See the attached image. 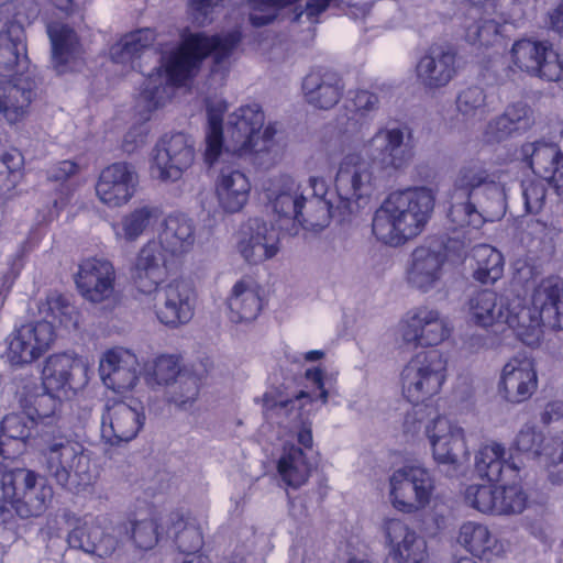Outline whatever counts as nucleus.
Returning <instances> with one entry per match:
<instances>
[{
    "label": "nucleus",
    "mask_w": 563,
    "mask_h": 563,
    "mask_svg": "<svg viewBox=\"0 0 563 563\" xmlns=\"http://www.w3.org/2000/svg\"><path fill=\"white\" fill-rule=\"evenodd\" d=\"M527 495L516 482L500 485L497 494V515L520 514L526 508Z\"/></svg>",
    "instance_id": "603ef678"
},
{
    "label": "nucleus",
    "mask_w": 563,
    "mask_h": 563,
    "mask_svg": "<svg viewBox=\"0 0 563 563\" xmlns=\"http://www.w3.org/2000/svg\"><path fill=\"white\" fill-rule=\"evenodd\" d=\"M432 419L429 422L424 421V409L413 408L412 411L407 412L404 421V431L407 434L415 435L426 426H431Z\"/></svg>",
    "instance_id": "0e129e2a"
},
{
    "label": "nucleus",
    "mask_w": 563,
    "mask_h": 563,
    "mask_svg": "<svg viewBox=\"0 0 563 563\" xmlns=\"http://www.w3.org/2000/svg\"><path fill=\"white\" fill-rule=\"evenodd\" d=\"M99 373L108 388L117 393L132 389L139 380L136 356L128 350H110L100 360Z\"/></svg>",
    "instance_id": "473e14b6"
},
{
    "label": "nucleus",
    "mask_w": 563,
    "mask_h": 563,
    "mask_svg": "<svg viewBox=\"0 0 563 563\" xmlns=\"http://www.w3.org/2000/svg\"><path fill=\"white\" fill-rule=\"evenodd\" d=\"M506 449L499 443L483 446L475 456V470L489 483L508 484L520 477L521 465L516 457L506 459Z\"/></svg>",
    "instance_id": "2f4dec72"
},
{
    "label": "nucleus",
    "mask_w": 563,
    "mask_h": 563,
    "mask_svg": "<svg viewBox=\"0 0 563 563\" xmlns=\"http://www.w3.org/2000/svg\"><path fill=\"white\" fill-rule=\"evenodd\" d=\"M223 112L219 106H207L205 162L213 166L220 158L242 157L269 151L276 129L268 124L264 131L265 114L258 103L241 106L229 114L223 130Z\"/></svg>",
    "instance_id": "20e7f679"
},
{
    "label": "nucleus",
    "mask_w": 563,
    "mask_h": 563,
    "mask_svg": "<svg viewBox=\"0 0 563 563\" xmlns=\"http://www.w3.org/2000/svg\"><path fill=\"white\" fill-rule=\"evenodd\" d=\"M52 2L59 11L71 18L74 25L80 26L84 22L81 9L74 0H52Z\"/></svg>",
    "instance_id": "338daca9"
},
{
    "label": "nucleus",
    "mask_w": 563,
    "mask_h": 563,
    "mask_svg": "<svg viewBox=\"0 0 563 563\" xmlns=\"http://www.w3.org/2000/svg\"><path fill=\"white\" fill-rule=\"evenodd\" d=\"M389 484L394 507L407 514L424 508L434 489L431 473L420 465H405L396 470Z\"/></svg>",
    "instance_id": "9d476101"
},
{
    "label": "nucleus",
    "mask_w": 563,
    "mask_h": 563,
    "mask_svg": "<svg viewBox=\"0 0 563 563\" xmlns=\"http://www.w3.org/2000/svg\"><path fill=\"white\" fill-rule=\"evenodd\" d=\"M500 178L499 169L479 158H472L460 166L453 180L448 212L454 229H479L487 219L505 214L506 192Z\"/></svg>",
    "instance_id": "7ed1b4c3"
},
{
    "label": "nucleus",
    "mask_w": 563,
    "mask_h": 563,
    "mask_svg": "<svg viewBox=\"0 0 563 563\" xmlns=\"http://www.w3.org/2000/svg\"><path fill=\"white\" fill-rule=\"evenodd\" d=\"M195 156V142L188 134H164L154 148L152 174L162 181L175 183L192 165Z\"/></svg>",
    "instance_id": "9b49d317"
},
{
    "label": "nucleus",
    "mask_w": 563,
    "mask_h": 563,
    "mask_svg": "<svg viewBox=\"0 0 563 563\" xmlns=\"http://www.w3.org/2000/svg\"><path fill=\"white\" fill-rule=\"evenodd\" d=\"M515 444L518 451L540 460L549 468L553 482H563V442L555 443V448L544 443V437L536 426L526 423L517 434Z\"/></svg>",
    "instance_id": "cd10ccee"
},
{
    "label": "nucleus",
    "mask_w": 563,
    "mask_h": 563,
    "mask_svg": "<svg viewBox=\"0 0 563 563\" xmlns=\"http://www.w3.org/2000/svg\"><path fill=\"white\" fill-rule=\"evenodd\" d=\"M426 435L440 471L446 477H456L463 464L470 460L464 429L443 416H437L431 426H426Z\"/></svg>",
    "instance_id": "6e6552de"
},
{
    "label": "nucleus",
    "mask_w": 563,
    "mask_h": 563,
    "mask_svg": "<svg viewBox=\"0 0 563 563\" xmlns=\"http://www.w3.org/2000/svg\"><path fill=\"white\" fill-rule=\"evenodd\" d=\"M531 110L523 102H516L505 112L489 121L485 130L488 142H501L514 134L528 130L532 124Z\"/></svg>",
    "instance_id": "ea45409f"
},
{
    "label": "nucleus",
    "mask_w": 563,
    "mask_h": 563,
    "mask_svg": "<svg viewBox=\"0 0 563 563\" xmlns=\"http://www.w3.org/2000/svg\"><path fill=\"white\" fill-rule=\"evenodd\" d=\"M537 372L528 358L510 360L503 368L500 391L507 401L519 404L532 396L537 389Z\"/></svg>",
    "instance_id": "72a5a7b5"
},
{
    "label": "nucleus",
    "mask_w": 563,
    "mask_h": 563,
    "mask_svg": "<svg viewBox=\"0 0 563 563\" xmlns=\"http://www.w3.org/2000/svg\"><path fill=\"white\" fill-rule=\"evenodd\" d=\"M35 82L27 76H19L0 86V113L8 123L20 122L29 113L35 97Z\"/></svg>",
    "instance_id": "e433bc0d"
},
{
    "label": "nucleus",
    "mask_w": 563,
    "mask_h": 563,
    "mask_svg": "<svg viewBox=\"0 0 563 563\" xmlns=\"http://www.w3.org/2000/svg\"><path fill=\"white\" fill-rule=\"evenodd\" d=\"M301 90L307 103L317 109L329 110L342 98L344 82L336 71L319 67L303 77Z\"/></svg>",
    "instance_id": "bb28decb"
},
{
    "label": "nucleus",
    "mask_w": 563,
    "mask_h": 563,
    "mask_svg": "<svg viewBox=\"0 0 563 563\" xmlns=\"http://www.w3.org/2000/svg\"><path fill=\"white\" fill-rule=\"evenodd\" d=\"M406 131L410 139L411 131L407 128L378 130L368 142L371 164L383 169H400L407 166L412 158V151L409 142H405Z\"/></svg>",
    "instance_id": "aec40b11"
},
{
    "label": "nucleus",
    "mask_w": 563,
    "mask_h": 563,
    "mask_svg": "<svg viewBox=\"0 0 563 563\" xmlns=\"http://www.w3.org/2000/svg\"><path fill=\"white\" fill-rule=\"evenodd\" d=\"M164 252L163 246L155 240L148 241L140 250L133 269L134 283L140 291L152 294L164 279L166 275Z\"/></svg>",
    "instance_id": "c9c22d12"
},
{
    "label": "nucleus",
    "mask_w": 563,
    "mask_h": 563,
    "mask_svg": "<svg viewBox=\"0 0 563 563\" xmlns=\"http://www.w3.org/2000/svg\"><path fill=\"white\" fill-rule=\"evenodd\" d=\"M384 533L390 551L385 563H426L427 542L400 519H386ZM349 563H372L367 560L350 559Z\"/></svg>",
    "instance_id": "f3484780"
},
{
    "label": "nucleus",
    "mask_w": 563,
    "mask_h": 563,
    "mask_svg": "<svg viewBox=\"0 0 563 563\" xmlns=\"http://www.w3.org/2000/svg\"><path fill=\"white\" fill-rule=\"evenodd\" d=\"M485 99L483 88L478 86L467 87L459 93L456 107L463 115H474L484 108Z\"/></svg>",
    "instance_id": "bf43d9fd"
},
{
    "label": "nucleus",
    "mask_w": 563,
    "mask_h": 563,
    "mask_svg": "<svg viewBox=\"0 0 563 563\" xmlns=\"http://www.w3.org/2000/svg\"><path fill=\"white\" fill-rule=\"evenodd\" d=\"M139 185L135 167L126 162L113 163L99 175L96 185L98 198L109 207H120L131 200Z\"/></svg>",
    "instance_id": "5701e85b"
},
{
    "label": "nucleus",
    "mask_w": 563,
    "mask_h": 563,
    "mask_svg": "<svg viewBox=\"0 0 563 563\" xmlns=\"http://www.w3.org/2000/svg\"><path fill=\"white\" fill-rule=\"evenodd\" d=\"M435 198L427 187L390 192L375 211L372 230L386 245L398 246L417 236L429 221Z\"/></svg>",
    "instance_id": "39448f33"
},
{
    "label": "nucleus",
    "mask_w": 563,
    "mask_h": 563,
    "mask_svg": "<svg viewBox=\"0 0 563 563\" xmlns=\"http://www.w3.org/2000/svg\"><path fill=\"white\" fill-rule=\"evenodd\" d=\"M277 243L278 235L272 225L251 218L241 229L238 251L245 262L256 265L277 254Z\"/></svg>",
    "instance_id": "a878e982"
},
{
    "label": "nucleus",
    "mask_w": 563,
    "mask_h": 563,
    "mask_svg": "<svg viewBox=\"0 0 563 563\" xmlns=\"http://www.w3.org/2000/svg\"><path fill=\"white\" fill-rule=\"evenodd\" d=\"M59 404V399L43 385L41 393L30 394L21 399L23 410L33 416L36 422L37 420L43 422L45 419L52 418Z\"/></svg>",
    "instance_id": "8fccbe9b"
},
{
    "label": "nucleus",
    "mask_w": 563,
    "mask_h": 563,
    "mask_svg": "<svg viewBox=\"0 0 563 563\" xmlns=\"http://www.w3.org/2000/svg\"><path fill=\"white\" fill-rule=\"evenodd\" d=\"M520 155L534 175L547 181L558 196L563 195V154L558 145L547 142L525 143Z\"/></svg>",
    "instance_id": "b1692460"
},
{
    "label": "nucleus",
    "mask_w": 563,
    "mask_h": 563,
    "mask_svg": "<svg viewBox=\"0 0 563 563\" xmlns=\"http://www.w3.org/2000/svg\"><path fill=\"white\" fill-rule=\"evenodd\" d=\"M232 322H249L257 318L262 310V299L257 287L252 282L239 280L228 299Z\"/></svg>",
    "instance_id": "37998d69"
},
{
    "label": "nucleus",
    "mask_w": 563,
    "mask_h": 563,
    "mask_svg": "<svg viewBox=\"0 0 563 563\" xmlns=\"http://www.w3.org/2000/svg\"><path fill=\"white\" fill-rule=\"evenodd\" d=\"M184 372L174 355H162L156 358L153 367V378L157 385L170 386Z\"/></svg>",
    "instance_id": "13d9d810"
},
{
    "label": "nucleus",
    "mask_w": 563,
    "mask_h": 563,
    "mask_svg": "<svg viewBox=\"0 0 563 563\" xmlns=\"http://www.w3.org/2000/svg\"><path fill=\"white\" fill-rule=\"evenodd\" d=\"M541 422L548 427L553 443L563 442V402L551 401L541 412Z\"/></svg>",
    "instance_id": "4d7b16f0"
},
{
    "label": "nucleus",
    "mask_w": 563,
    "mask_h": 563,
    "mask_svg": "<svg viewBox=\"0 0 563 563\" xmlns=\"http://www.w3.org/2000/svg\"><path fill=\"white\" fill-rule=\"evenodd\" d=\"M303 399L311 401V396L303 390H300L294 398L276 397L266 393L263 397V407L266 412L275 416L297 418L300 416L298 410L301 408Z\"/></svg>",
    "instance_id": "864d4df0"
},
{
    "label": "nucleus",
    "mask_w": 563,
    "mask_h": 563,
    "mask_svg": "<svg viewBox=\"0 0 563 563\" xmlns=\"http://www.w3.org/2000/svg\"><path fill=\"white\" fill-rule=\"evenodd\" d=\"M199 378L191 373H183L167 387V401L179 409H188L196 401L199 394Z\"/></svg>",
    "instance_id": "de8ad7c7"
},
{
    "label": "nucleus",
    "mask_w": 563,
    "mask_h": 563,
    "mask_svg": "<svg viewBox=\"0 0 563 563\" xmlns=\"http://www.w3.org/2000/svg\"><path fill=\"white\" fill-rule=\"evenodd\" d=\"M155 211V208L144 206L125 216L122 221L125 239L129 241L136 240L148 227Z\"/></svg>",
    "instance_id": "6e6d98bb"
},
{
    "label": "nucleus",
    "mask_w": 563,
    "mask_h": 563,
    "mask_svg": "<svg viewBox=\"0 0 563 563\" xmlns=\"http://www.w3.org/2000/svg\"><path fill=\"white\" fill-rule=\"evenodd\" d=\"M514 297V294L498 295L492 289L474 291L466 303L471 321L483 328L505 323L517 336V327L510 322L518 312L512 309Z\"/></svg>",
    "instance_id": "6ab92c4d"
},
{
    "label": "nucleus",
    "mask_w": 563,
    "mask_h": 563,
    "mask_svg": "<svg viewBox=\"0 0 563 563\" xmlns=\"http://www.w3.org/2000/svg\"><path fill=\"white\" fill-rule=\"evenodd\" d=\"M40 462L45 476L26 467L5 470L1 475L2 496L22 519L38 518L49 508L58 487L75 492L91 482L90 457L76 437L57 426H45L40 433Z\"/></svg>",
    "instance_id": "f03ea898"
},
{
    "label": "nucleus",
    "mask_w": 563,
    "mask_h": 563,
    "mask_svg": "<svg viewBox=\"0 0 563 563\" xmlns=\"http://www.w3.org/2000/svg\"><path fill=\"white\" fill-rule=\"evenodd\" d=\"M234 159L224 156L212 166L222 165L216 181V194L219 207L227 213L241 211L251 191L249 178L236 167Z\"/></svg>",
    "instance_id": "393cba45"
},
{
    "label": "nucleus",
    "mask_w": 563,
    "mask_h": 563,
    "mask_svg": "<svg viewBox=\"0 0 563 563\" xmlns=\"http://www.w3.org/2000/svg\"><path fill=\"white\" fill-rule=\"evenodd\" d=\"M152 292H154L153 309L162 324L177 329L192 319L196 292L186 280L175 279L164 286H157Z\"/></svg>",
    "instance_id": "f8f14e48"
},
{
    "label": "nucleus",
    "mask_w": 563,
    "mask_h": 563,
    "mask_svg": "<svg viewBox=\"0 0 563 563\" xmlns=\"http://www.w3.org/2000/svg\"><path fill=\"white\" fill-rule=\"evenodd\" d=\"M145 420L144 406L136 399L108 402L101 415V438L111 445L128 443L137 437Z\"/></svg>",
    "instance_id": "ddd939ff"
},
{
    "label": "nucleus",
    "mask_w": 563,
    "mask_h": 563,
    "mask_svg": "<svg viewBox=\"0 0 563 563\" xmlns=\"http://www.w3.org/2000/svg\"><path fill=\"white\" fill-rule=\"evenodd\" d=\"M52 45V64L58 74L66 70L67 64L80 53L77 33L66 24L52 23L47 26Z\"/></svg>",
    "instance_id": "79ce46f5"
},
{
    "label": "nucleus",
    "mask_w": 563,
    "mask_h": 563,
    "mask_svg": "<svg viewBox=\"0 0 563 563\" xmlns=\"http://www.w3.org/2000/svg\"><path fill=\"white\" fill-rule=\"evenodd\" d=\"M354 109L361 115H366L378 109V97L368 90H356L351 98Z\"/></svg>",
    "instance_id": "e2e57ef3"
},
{
    "label": "nucleus",
    "mask_w": 563,
    "mask_h": 563,
    "mask_svg": "<svg viewBox=\"0 0 563 563\" xmlns=\"http://www.w3.org/2000/svg\"><path fill=\"white\" fill-rule=\"evenodd\" d=\"M514 64L530 75L548 81H558L563 77V59L543 42L531 40L517 41L511 48Z\"/></svg>",
    "instance_id": "2eb2a0df"
},
{
    "label": "nucleus",
    "mask_w": 563,
    "mask_h": 563,
    "mask_svg": "<svg viewBox=\"0 0 563 563\" xmlns=\"http://www.w3.org/2000/svg\"><path fill=\"white\" fill-rule=\"evenodd\" d=\"M277 471L287 486L298 488L308 481L311 465L300 446L286 441L277 461Z\"/></svg>",
    "instance_id": "a19ab883"
},
{
    "label": "nucleus",
    "mask_w": 563,
    "mask_h": 563,
    "mask_svg": "<svg viewBox=\"0 0 563 563\" xmlns=\"http://www.w3.org/2000/svg\"><path fill=\"white\" fill-rule=\"evenodd\" d=\"M37 422L33 416L25 410L23 412H12L1 421L0 432L8 440H13L26 444L31 439Z\"/></svg>",
    "instance_id": "09e8293b"
},
{
    "label": "nucleus",
    "mask_w": 563,
    "mask_h": 563,
    "mask_svg": "<svg viewBox=\"0 0 563 563\" xmlns=\"http://www.w3.org/2000/svg\"><path fill=\"white\" fill-rule=\"evenodd\" d=\"M30 64L23 25L8 21L0 31V77H19Z\"/></svg>",
    "instance_id": "c85d7f7f"
},
{
    "label": "nucleus",
    "mask_w": 563,
    "mask_h": 563,
    "mask_svg": "<svg viewBox=\"0 0 563 563\" xmlns=\"http://www.w3.org/2000/svg\"><path fill=\"white\" fill-rule=\"evenodd\" d=\"M78 166L73 161H62L47 172V177L54 181H65L76 174Z\"/></svg>",
    "instance_id": "69168bd1"
},
{
    "label": "nucleus",
    "mask_w": 563,
    "mask_h": 563,
    "mask_svg": "<svg viewBox=\"0 0 563 563\" xmlns=\"http://www.w3.org/2000/svg\"><path fill=\"white\" fill-rule=\"evenodd\" d=\"M449 335L450 329L446 318L435 308L428 306L415 307L402 319V340L415 347L438 345Z\"/></svg>",
    "instance_id": "dca6fc26"
},
{
    "label": "nucleus",
    "mask_w": 563,
    "mask_h": 563,
    "mask_svg": "<svg viewBox=\"0 0 563 563\" xmlns=\"http://www.w3.org/2000/svg\"><path fill=\"white\" fill-rule=\"evenodd\" d=\"M446 255L428 246H418L411 253L410 265L407 269L408 284L421 291L434 289L442 279Z\"/></svg>",
    "instance_id": "7c9ffc66"
},
{
    "label": "nucleus",
    "mask_w": 563,
    "mask_h": 563,
    "mask_svg": "<svg viewBox=\"0 0 563 563\" xmlns=\"http://www.w3.org/2000/svg\"><path fill=\"white\" fill-rule=\"evenodd\" d=\"M277 194L271 196L272 207L275 213L282 218L291 219L298 223L301 214V203L305 199V190L289 176H282Z\"/></svg>",
    "instance_id": "49530a36"
},
{
    "label": "nucleus",
    "mask_w": 563,
    "mask_h": 563,
    "mask_svg": "<svg viewBox=\"0 0 563 563\" xmlns=\"http://www.w3.org/2000/svg\"><path fill=\"white\" fill-rule=\"evenodd\" d=\"M522 198L528 213H538L544 203L547 188L542 181L521 184Z\"/></svg>",
    "instance_id": "680f3d73"
},
{
    "label": "nucleus",
    "mask_w": 563,
    "mask_h": 563,
    "mask_svg": "<svg viewBox=\"0 0 563 563\" xmlns=\"http://www.w3.org/2000/svg\"><path fill=\"white\" fill-rule=\"evenodd\" d=\"M55 340L48 321L30 322L14 330L7 339V356L15 366L31 364L48 351Z\"/></svg>",
    "instance_id": "4468645a"
},
{
    "label": "nucleus",
    "mask_w": 563,
    "mask_h": 563,
    "mask_svg": "<svg viewBox=\"0 0 563 563\" xmlns=\"http://www.w3.org/2000/svg\"><path fill=\"white\" fill-rule=\"evenodd\" d=\"M114 282V267L106 258H86L79 264L75 274V284L79 294L93 303L109 301L112 298Z\"/></svg>",
    "instance_id": "412c9836"
},
{
    "label": "nucleus",
    "mask_w": 563,
    "mask_h": 563,
    "mask_svg": "<svg viewBox=\"0 0 563 563\" xmlns=\"http://www.w3.org/2000/svg\"><path fill=\"white\" fill-rule=\"evenodd\" d=\"M446 361L439 350L416 354L401 372L402 394L415 405L438 394L445 379Z\"/></svg>",
    "instance_id": "0eeeda50"
},
{
    "label": "nucleus",
    "mask_w": 563,
    "mask_h": 563,
    "mask_svg": "<svg viewBox=\"0 0 563 563\" xmlns=\"http://www.w3.org/2000/svg\"><path fill=\"white\" fill-rule=\"evenodd\" d=\"M456 57L452 47L430 46L416 65L417 82L427 91L446 87L456 75Z\"/></svg>",
    "instance_id": "4be33fe9"
},
{
    "label": "nucleus",
    "mask_w": 563,
    "mask_h": 563,
    "mask_svg": "<svg viewBox=\"0 0 563 563\" xmlns=\"http://www.w3.org/2000/svg\"><path fill=\"white\" fill-rule=\"evenodd\" d=\"M155 37L153 29H139L123 35L109 52L113 63L129 65L146 76L136 101L144 119L163 107L172 98L174 87L183 86L191 78L205 58L212 57V73L225 68L224 64L240 44L242 34L238 30L214 35L184 32L180 46L167 56L152 47Z\"/></svg>",
    "instance_id": "f257e3e1"
},
{
    "label": "nucleus",
    "mask_w": 563,
    "mask_h": 563,
    "mask_svg": "<svg viewBox=\"0 0 563 563\" xmlns=\"http://www.w3.org/2000/svg\"><path fill=\"white\" fill-rule=\"evenodd\" d=\"M498 488L487 485H471L465 493L466 503L483 514L497 515Z\"/></svg>",
    "instance_id": "5fc2aeb1"
},
{
    "label": "nucleus",
    "mask_w": 563,
    "mask_h": 563,
    "mask_svg": "<svg viewBox=\"0 0 563 563\" xmlns=\"http://www.w3.org/2000/svg\"><path fill=\"white\" fill-rule=\"evenodd\" d=\"M474 264L473 277L481 284H494L504 273V257L499 251L488 244H478L472 249Z\"/></svg>",
    "instance_id": "a18cd8bd"
},
{
    "label": "nucleus",
    "mask_w": 563,
    "mask_h": 563,
    "mask_svg": "<svg viewBox=\"0 0 563 563\" xmlns=\"http://www.w3.org/2000/svg\"><path fill=\"white\" fill-rule=\"evenodd\" d=\"M305 190L301 214L298 224L306 230H320L325 228L332 218L344 221L347 214H341L336 208V198L329 191L327 181L320 177H310Z\"/></svg>",
    "instance_id": "a211bd4d"
},
{
    "label": "nucleus",
    "mask_w": 563,
    "mask_h": 563,
    "mask_svg": "<svg viewBox=\"0 0 563 563\" xmlns=\"http://www.w3.org/2000/svg\"><path fill=\"white\" fill-rule=\"evenodd\" d=\"M67 542L70 548L100 559L111 556L119 544L118 539L107 532L96 519L77 525L69 531Z\"/></svg>",
    "instance_id": "f704fd0d"
},
{
    "label": "nucleus",
    "mask_w": 563,
    "mask_h": 563,
    "mask_svg": "<svg viewBox=\"0 0 563 563\" xmlns=\"http://www.w3.org/2000/svg\"><path fill=\"white\" fill-rule=\"evenodd\" d=\"M168 537L184 555H198L203 545V537L200 528L190 518H185L179 512H172L168 518Z\"/></svg>",
    "instance_id": "c03bdc74"
},
{
    "label": "nucleus",
    "mask_w": 563,
    "mask_h": 563,
    "mask_svg": "<svg viewBox=\"0 0 563 563\" xmlns=\"http://www.w3.org/2000/svg\"><path fill=\"white\" fill-rule=\"evenodd\" d=\"M306 378L314 384L317 388L320 390L319 398L323 404L328 402L329 391L325 388V382L322 369L319 367L308 368L305 374Z\"/></svg>",
    "instance_id": "774afa93"
},
{
    "label": "nucleus",
    "mask_w": 563,
    "mask_h": 563,
    "mask_svg": "<svg viewBox=\"0 0 563 563\" xmlns=\"http://www.w3.org/2000/svg\"><path fill=\"white\" fill-rule=\"evenodd\" d=\"M157 242L173 256L189 253L196 242L194 220L184 213L168 214L162 223Z\"/></svg>",
    "instance_id": "4c0bfd02"
},
{
    "label": "nucleus",
    "mask_w": 563,
    "mask_h": 563,
    "mask_svg": "<svg viewBox=\"0 0 563 563\" xmlns=\"http://www.w3.org/2000/svg\"><path fill=\"white\" fill-rule=\"evenodd\" d=\"M531 303L527 307L523 298L514 297L512 309L518 312L510 321L517 327V339L528 346L540 343L542 327L563 330V279L543 278L533 289Z\"/></svg>",
    "instance_id": "423d86ee"
},
{
    "label": "nucleus",
    "mask_w": 563,
    "mask_h": 563,
    "mask_svg": "<svg viewBox=\"0 0 563 563\" xmlns=\"http://www.w3.org/2000/svg\"><path fill=\"white\" fill-rule=\"evenodd\" d=\"M457 540L471 554L487 562L500 558L505 552L504 543L482 523H463Z\"/></svg>",
    "instance_id": "58836bf2"
},
{
    "label": "nucleus",
    "mask_w": 563,
    "mask_h": 563,
    "mask_svg": "<svg viewBox=\"0 0 563 563\" xmlns=\"http://www.w3.org/2000/svg\"><path fill=\"white\" fill-rule=\"evenodd\" d=\"M341 0H308L305 8L296 5L294 9L292 22H301L305 16L311 24L319 23V16L329 8L340 7Z\"/></svg>",
    "instance_id": "052dcab7"
},
{
    "label": "nucleus",
    "mask_w": 563,
    "mask_h": 563,
    "mask_svg": "<svg viewBox=\"0 0 563 563\" xmlns=\"http://www.w3.org/2000/svg\"><path fill=\"white\" fill-rule=\"evenodd\" d=\"M43 386L51 390H78L87 384L84 364L67 353L53 354L42 371Z\"/></svg>",
    "instance_id": "c756f323"
},
{
    "label": "nucleus",
    "mask_w": 563,
    "mask_h": 563,
    "mask_svg": "<svg viewBox=\"0 0 563 563\" xmlns=\"http://www.w3.org/2000/svg\"><path fill=\"white\" fill-rule=\"evenodd\" d=\"M125 532L130 534L136 548L145 551L153 549L163 536L157 521L153 518L131 520L125 526Z\"/></svg>",
    "instance_id": "3c124183"
},
{
    "label": "nucleus",
    "mask_w": 563,
    "mask_h": 563,
    "mask_svg": "<svg viewBox=\"0 0 563 563\" xmlns=\"http://www.w3.org/2000/svg\"><path fill=\"white\" fill-rule=\"evenodd\" d=\"M373 165L357 154L346 155L340 163L335 176L336 208L341 214L350 216L360 201L368 198L374 190Z\"/></svg>",
    "instance_id": "1a4fd4ad"
}]
</instances>
